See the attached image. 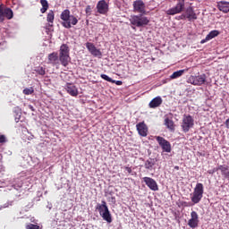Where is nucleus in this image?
I'll return each mask as SVG.
<instances>
[{"mask_svg":"<svg viewBox=\"0 0 229 229\" xmlns=\"http://www.w3.org/2000/svg\"><path fill=\"white\" fill-rule=\"evenodd\" d=\"M133 12L134 13H140V14L139 16H131L130 22L131 25L134 26H146L149 23V19L148 17L143 16V14H146V4L142 0L134 1L133 4Z\"/></svg>","mask_w":229,"mask_h":229,"instance_id":"f257e3e1","label":"nucleus"},{"mask_svg":"<svg viewBox=\"0 0 229 229\" xmlns=\"http://www.w3.org/2000/svg\"><path fill=\"white\" fill-rule=\"evenodd\" d=\"M136 130L138 131V133L140 136H142L143 138H146L148 133V127L147 123L142 121L141 123H136Z\"/></svg>","mask_w":229,"mask_h":229,"instance_id":"9b49d317","label":"nucleus"},{"mask_svg":"<svg viewBox=\"0 0 229 229\" xmlns=\"http://www.w3.org/2000/svg\"><path fill=\"white\" fill-rule=\"evenodd\" d=\"M47 22L54 23L55 21V13L53 10H50L47 16Z\"/></svg>","mask_w":229,"mask_h":229,"instance_id":"bb28decb","label":"nucleus"},{"mask_svg":"<svg viewBox=\"0 0 229 229\" xmlns=\"http://www.w3.org/2000/svg\"><path fill=\"white\" fill-rule=\"evenodd\" d=\"M112 83H115L118 86L123 85L122 81H114V82H112Z\"/></svg>","mask_w":229,"mask_h":229,"instance_id":"f704fd0d","label":"nucleus"},{"mask_svg":"<svg viewBox=\"0 0 229 229\" xmlns=\"http://www.w3.org/2000/svg\"><path fill=\"white\" fill-rule=\"evenodd\" d=\"M165 124L166 125L167 129H169L171 131H174L175 126L173 119L165 118Z\"/></svg>","mask_w":229,"mask_h":229,"instance_id":"b1692460","label":"nucleus"},{"mask_svg":"<svg viewBox=\"0 0 229 229\" xmlns=\"http://www.w3.org/2000/svg\"><path fill=\"white\" fill-rule=\"evenodd\" d=\"M61 20L63 21L62 25L67 29L72 28V25H77L79 22L76 16L71 15L70 10H64L61 13Z\"/></svg>","mask_w":229,"mask_h":229,"instance_id":"f03ea898","label":"nucleus"},{"mask_svg":"<svg viewBox=\"0 0 229 229\" xmlns=\"http://www.w3.org/2000/svg\"><path fill=\"white\" fill-rule=\"evenodd\" d=\"M185 8V0H179L175 5V7L169 8L166 10V14L170 16H174V14H178L182 13Z\"/></svg>","mask_w":229,"mask_h":229,"instance_id":"6e6552de","label":"nucleus"},{"mask_svg":"<svg viewBox=\"0 0 229 229\" xmlns=\"http://www.w3.org/2000/svg\"><path fill=\"white\" fill-rule=\"evenodd\" d=\"M162 103H163V98H162V97L157 96V97H155V98H153V99L149 102L148 106H149L151 109H155L156 107L161 106Z\"/></svg>","mask_w":229,"mask_h":229,"instance_id":"dca6fc26","label":"nucleus"},{"mask_svg":"<svg viewBox=\"0 0 229 229\" xmlns=\"http://www.w3.org/2000/svg\"><path fill=\"white\" fill-rule=\"evenodd\" d=\"M174 169H175L176 171H179L180 167H179V166H174Z\"/></svg>","mask_w":229,"mask_h":229,"instance_id":"58836bf2","label":"nucleus"},{"mask_svg":"<svg viewBox=\"0 0 229 229\" xmlns=\"http://www.w3.org/2000/svg\"><path fill=\"white\" fill-rule=\"evenodd\" d=\"M225 124L226 126V129H229V118L225 120Z\"/></svg>","mask_w":229,"mask_h":229,"instance_id":"e433bc0d","label":"nucleus"},{"mask_svg":"<svg viewBox=\"0 0 229 229\" xmlns=\"http://www.w3.org/2000/svg\"><path fill=\"white\" fill-rule=\"evenodd\" d=\"M112 199L115 201V198H112Z\"/></svg>","mask_w":229,"mask_h":229,"instance_id":"37998d69","label":"nucleus"},{"mask_svg":"<svg viewBox=\"0 0 229 229\" xmlns=\"http://www.w3.org/2000/svg\"><path fill=\"white\" fill-rule=\"evenodd\" d=\"M26 229H39V226L38 225H33L30 223V225H27Z\"/></svg>","mask_w":229,"mask_h":229,"instance_id":"2f4dec72","label":"nucleus"},{"mask_svg":"<svg viewBox=\"0 0 229 229\" xmlns=\"http://www.w3.org/2000/svg\"><path fill=\"white\" fill-rule=\"evenodd\" d=\"M199 214L196 213V211H191V218L188 222L189 226L194 229L195 227L199 226Z\"/></svg>","mask_w":229,"mask_h":229,"instance_id":"2eb2a0df","label":"nucleus"},{"mask_svg":"<svg viewBox=\"0 0 229 229\" xmlns=\"http://www.w3.org/2000/svg\"><path fill=\"white\" fill-rule=\"evenodd\" d=\"M185 16L188 21H196L198 16L192 7L186 8Z\"/></svg>","mask_w":229,"mask_h":229,"instance_id":"a211bd4d","label":"nucleus"},{"mask_svg":"<svg viewBox=\"0 0 229 229\" xmlns=\"http://www.w3.org/2000/svg\"><path fill=\"white\" fill-rule=\"evenodd\" d=\"M36 72H38V74H40L41 76H44L46 74V68L38 67L36 68Z\"/></svg>","mask_w":229,"mask_h":229,"instance_id":"c85d7f7f","label":"nucleus"},{"mask_svg":"<svg viewBox=\"0 0 229 229\" xmlns=\"http://www.w3.org/2000/svg\"><path fill=\"white\" fill-rule=\"evenodd\" d=\"M85 13H86L87 16H90V14H92V7H91V5H87Z\"/></svg>","mask_w":229,"mask_h":229,"instance_id":"7c9ffc66","label":"nucleus"},{"mask_svg":"<svg viewBox=\"0 0 229 229\" xmlns=\"http://www.w3.org/2000/svg\"><path fill=\"white\" fill-rule=\"evenodd\" d=\"M218 171V167H215L213 170H208V174H213Z\"/></svg>","mask_w":229,"mask_h":229,"instance_id":"72a5a7b5","label":"nucleus"},{"mask_svg":"<svg viewBox=\"0 0 229 229\" xmlns=\"http://www.w3.org/2000/svg\"><path fill=\"white\" fill-rule=\"evenodd\" d=\"M193 125L194 119L192 118L191 114H184L181 123L182 131H184V133H188V131L192 129Z\"/></svg>","mask_w":229,"mask_h":229,"instance_id":"0eeeda50","label":"nucleus"},{"mask_svg":"<svg viewBox=\"0 0 229 229\" xmlns=\"http://www.w3.org/2000/svg\"><path fill=\"white\" fill-rule=\"evenodd\" d=\"M204 185L201 182H197L196 187L193 190V193L191 194V199L193 204H199L203 199Z\"/></svg>","mask_w":229,"mask_h":229,"instance_id":"39448f33","label":"nucleus"},{"mask_svg":"<svg viewBox=\"0 0 229 229\" xmlns=\"http://www.w3.org/2000/svg\"><path fill=\"white\" fill-rule=\"evenodd\" d=\"M156 140L159 143V147H161L165 153H171L172 145L166 139L162 138V136H156Z\"/></svg>","mask_w":229,"mask_h":229,"instance_id":"1a4fd4ad","label":"nucleus"},{"mask_svg":"<svg viewBox=\"0 0 229 229\" xmlns=\"http://www.w3.org/2000/svg\"><path fill=\"white\" fill-rule=\"evenodd\" d=\"M207 81L206 74H200L199 76H190L187 82L191 83V85L200 86Z\"/></svg>","mask_w":229,"mask_h":229,"instance_id":"9d476101","label":"nucleus"},{"mask_svg":"<svg viewBox=\"0 0 229 229\" xmlns=\"http://www.w3.org/2000/svg\"><path fill=\"white\" fill-rule=\"evenodd\" d=\"M66 91L72 97H77L79 94L78 88H76V86L73 85L72 83H68L66 85Z\"/></svg>","mask_w":229,"mask_h":229,"instance_id":"aec40b11","label":"nucleus"},{"mask_svg":"<svg viewBox=\"0 0 229 229\" xmlns=\"http://www.w3.org/2000/svg\"><path fill=\"white\" fill-rule=\"evenodd\" d=\"M6 142V136L4 134H0V143H5Z\"/></svg>","mask_w":229,"mask_h":229,"instance_id":"473e14b6","label":"nucleus"},{"mask_svg":"<svg viewBox=\"0 0 229 229\" xmlns=\"http://www.w3.org/2000/svg\"><path fill=\"white\" fill-rule=\"evenodd\" d=\"M185 72H188V70H178L177 72H174L173 74H171V79H178L184 74Z\"/></svg>","mask_w":229,"mask_h":229,"instance_id":"393cba45","label":"nucleus"},{"mask_svg":"<svg viewBox=\"0 0 229 229\" xmlns=\"http://www.w3.org/2000/svg\"><path fill=\"white\" fill-rule=\"evenodd\" d=\"M96 208L98 210V213L104 218V220H106V222H113L112 214L110 213L106 200H102L101 203H98Z\"/></svg>","mask_w":229,"mask_h":229,"instance_id":"7ed1b4c3","label":"nucleus"},{"mask_svg":"<svg viewBox=\"0 0 229 229\" xmlns=\"http://www.w3.org/2000/svg\"><path fill=\"white\" fill-rule=\"evenodd\" d=\"M101 78L106 81L107 82H115L112 77L107 76V74H101Z\"/></svg>","mask_w":229,"mask_h":229,"instance_id":"c756f323","label":"nucleus"},{"mask_svg":"<svg viewBox=\"0 0 229 229\" xmlns=\"http://www.w3.org/2000/svg\"><path fill=\"white\" fill-rule=\"evenodd\" d=\"M60 61V56L57 52H53L48 55V64H52L53 65H57Z\"/></svg>","mask_w":229,"mask_h":229,"instance_id":"6ab92c4d","label":"nucleus"},{"mask_svg":"<svg viewBox=\"0 0 229 229\" xmlns=\"http://www.w3.org/2000/svg\"><path fill=\"white\" fill-rule=\"evenodd\" d=\"M156 164H157L156 158L149 157L148 158V160L145 161L144 167H146V169H148V171H152Z\"/></svg>","mask_w":229,"mask_h":229,"instance_id":"5701e85b","label":"nucleus"},{"mask_svg":"<svg viewBox=\"0 0 229 229\" xmlns=\"http://www.w3.org/2000/svg\"><path fill=\"white\" fill-rule=\"evenodd\" d=\"M14 189H16V191H19V189H17V185H13Z\"/></svg>","mask_w":229,"mask_h":229,"instance_id":"a19ab883","label":"nucleus"},{"mask_svg":"<svg viewBox=\"0 0 229 229\" xmlns=\"http://www.w3.org/2000/svg\"><path fill=\"white\" fill-rule=\"evenodd\" d=\"M14 13L10 7H6L4 4H0V23L4 22L5 19L11 21Z\"/></svg>","mask_w":229,"mask_h":229,"instance_id":"423d86ee","label":"nucleus"},{"mask_svg":"<svg viewBox=\"0 0 229 229\" xmlns=\"http://www.w3.org/2000/svg\"><path fill=\"white\" fill-rule=\"evenodd\" d=\"M21 187H22V184L19 185V189H21Z\"/></svg>","mask_w":229,"mask_h":229,"instance_id":"79ce46f5","label":"nucleus"},{"mask_svg":"<svg viewBox=\"0 0 229 229\" xmlns=\"http://www.w3.org/2000/svg\"><path fill=\"white\" fill-rule=\"evenodd\" d=\"M219 36V30H210V32L206 35V38L204 39L200 40V44L204 45V43H207V41L212 40V38H215V37Z\"/></svg>","mask_w":229,"mask_h":229,"instance_id":"f3484780","label":"nucleus"},{"mask_svg":"<svg viewBox=\"0 0 229 229\" xmlns=\"http://www.w3.org/2000/svg\"><path fill=\"white\" fill-rule=\"evenodd\" d=\"M40 4L42 5L40 12L43 13L47 12V10L49 8L48 1L47 0H40Z\"/></svg>","mask_w":229,"mask_h":229,"instance_id":"a878e982","label":"nucleus"},{"mask_svg":"<svg viewBox=\"0 0 229 229\" xmlns=\"http://www.w3.org/2000/svg\"><path fill=\"white\" fill-rule=\"evenodd\" d=\"M109 10V5L106 4V0L98 1L97 4V12L99 14H106Z\"/></svg>","mask_w":229,"mask_h":229,"instance_id":"ddd939ff","label":"nucleus"},{"mask_svg":"<svg viewBox=\"0 0 229 229\" xmlns=\"http://www.w3.org/2000/svg\"><path fill=\"white\" fill-rule=\"evenodd\" d=\"M143 181L151 191H157L159 190V187L157 184V181H155L153 178H149L148 176H144Z\"/></svg>","mask_w":229,"mask_h":229,"instance_id":"4468645a","label":"nucleus"},{"mask_svg":"<svg viewBox=\"0 0 229 229\" xmlns=\"http://www.w3.org/2000/svg\"><path fill=\"white\" fill-rule=\"evenodd\" d=\"M71 60L70 48L68 45H61L59 50V61L64 67H67Z\"/></svg>","mask_w":229,"mask_h":229,"instance_id":"20e7f679","label":"nucleus"},{"mask_svg":"<svg viewBox=\"0 0 229 229\" xmlns=\"http://www.w3.org/2000/svg\"><path fill=\"white\" fill-rule=\"evenodd\" d=\"M180 19H187L186 13L184 14H181Z\"/></svg>","mask_w":229,"mask_h":229,"instance_id":"4c0bfd02","label":"nucleus"},{"mask_svg":"<svg viewBox=\"0 0 229 229\" xmlns=\"http://www.w3.org/2000/svg\"><path fill=\"white\" fill-rule=\"evenodd\" d=\"M183 205H184V207H188V203L187 202H184Z\"/></svg>","mask_w":229,"mask_h":229,"instance_id":"ea45409f","label":"nucleus"},{"mask_svg":"<svg viewBox=\"0 0 229 229\" xmlns=\"http://www.w3.org/2000/svg\"><path fill=\"white\" fill-rule=\"evenodd\" d=\"M125 169H126V171H127L129 174H131V172H132L131 167L125 166Z\"/></svg>","mask_w":229,"mask_h":229,"instance_id":"c9c22d12","label":"nucleus"},{"mask_svg":"<svg viewBox=\"0 0 229 229\" xmlns=\"http://www.w3.org/2000/svg\"><path fill=\"white\" fill-rule=\"evenodd\" d=\"M34 88L32 86H30V88H25L23 89V94H25V96H30L31 94L34 93Z\"/></svg>","mask_w":229,"mask_h":229,"instance_id":"cd10ccee","label":"nucleus"},{"mask_svg":"<svg viewBox=\"0 0 229 229\" xmlns=\"http://www.w3.org/2000/svg\"><path fill=\"white\" fill-rule=\"evenodd\" d=\"M86 48L89 51V53L91 55H93V56H98L99 58H101V56H103L101 50H99V48L96 47L94 43L87 42Z\"/></svg>","mask_w":229,"mask_h":229,"instance_id":"f8f14e48","label":"nucleus"},{"mask_svg":"<svg viewBox=\"0 0 229 229\" xmlns=\"http://www.w3.org/2000/svg\"><path fill=\"white\" fill-rule=\"evenodd\" d=\"M217 8L220 12L229 13V2H226V1L217 2Z\"/></svg>","mask_w":229,"mask_h":229,"instance_id":"4be33fe9","label":"nucleus"},{"mask_svg":"<svg viewBox=\"0 0 229 229\" xmlns=\"http://www.w3.org/2000/svg\"><path fill=\"white\" fill-rule=\"evenodd\" d=\"M218 171L221 172V175L229 180V166L227 165H220L217 166Z\"/></svg>","mask_w":229,"mask_h":229,"instance_id":"412c9836","label":"nucleus"}]
</instances>
